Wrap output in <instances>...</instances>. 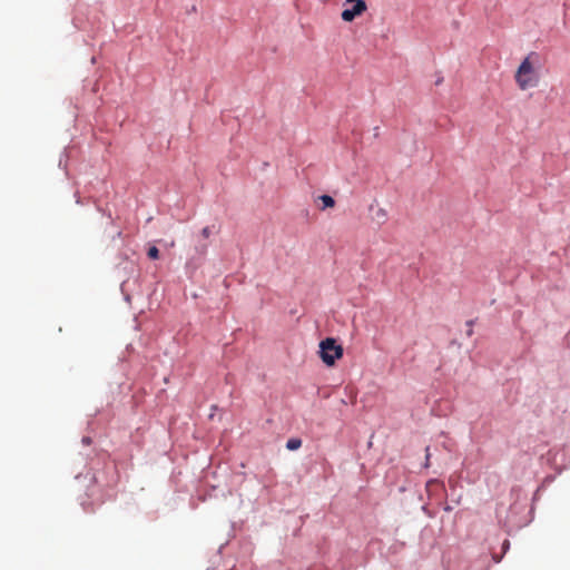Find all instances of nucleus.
I'll return each mask as SVG.
<instances>
[{
  "label": "nucleus",
  "mask_w": 570,
  "mask_h": 570,
  "mask_svg": "<svg viewBox=\"0 0 570 570\" xmlns=\"http://www.w3.org/2000/svg\"><path fill=\"white\" fill-rule=\"evenodd\" d=\"M537 62L538 55L535 52H531L519 66L514 79L521 90H527L538 86L540 76L535 68Z\"/></svg>",
  "instance_id": "f257e3e1"
},
{
  "label": "nucleus",
  "mask_w": 570,
  "mask_h": 570,
  "mask_svg": "<svg viewBox=\"0 0 570 570\" xmlns=\"http://www.w3.org/2000/svg\"><path fill=\"white\" fill-rule=\"evenodd\" d=\"M318 354L327 366H333L343 356V347L336 343V340L327 337L321 341Z\"/></svg>",
  "instance_id": "f03ea898"
},
{
  "label": "nucleus",
  "mask_w": 570,
  "mask_h": 570,
  "mask_svg": "<svg viewBox=\"0 0 570 570\" xmlns=\"http://www.w3.org/2000/svg\"><path fill=\"white\" fill-rule=\"evenodd\" d=\"M345 2L353 3L352 8L344 9L341 13V18L345 22H352L367 10V4L364 0H345Z\"/></svg>",
  "instance_id": "7ed1b4c3"
},
{
  "label": "nucleus",
  "mask_w": 570,
  "mask_h": 570,
  "mask_svg": "<svg viewBox=\"0 0 570 570\" xmlns=\"http://www.w3.org/2000/svg\"><path fill=\"white\" fill-rule=\"evenodd\" d=\"M387 212L385 208L377 207L372 214V220L377 225H383L387 222Z\"/></svg>",
  "instance_id": "20e7f679"
},
{
  "label": "nucleus",
  "mask_w": 570,
  "mask_h": 570,
  "mask_svg": "<svg viewBox=\"0 0 570 570\" xmlns=\"http://www.w3.org/2000/svg\"><path fill=\"white\" fill-rule=\"evenodd\" d=\"M443 490H444L443 484L441 482H439L438 480H430L426 483V492L429 493V495H432L436 491H443Z\"/></svg>",
  "instance_id": "39448f33"
},
{
  "label": "nucleus",
  "mask_w": 570,
  "mask_h": 570,
  "mask_svg": "<svg viewBox=\"0 0 570 570\" xmlns=\"http://www.w3.org/2000/svg\"><path fill=\"white\" fill-rule=\"evenodd\" d=\"M318 199L322 202V209L332 208L335 206V200L330 195H322L318 197Z\"/></svg>",
  "instance_id": "423d86ee"
},
{
  "label": "nucleus",
  "mask_w": 570,
  "mask_h": 570,
  "mask_svg": "<svg viewBox=\"0 0 570 570\" xmlns=\"http://www.w3.org/2000/svg\"><path fill=\"white\" fill-rule=\"evenodd\" d=\"M301 446H302V440H301V439H297V438L289 439V440L286 442V448H287L289 451L298 450Z\"/></svg>",
  "instance_id": "0eeeda50"
},
{
  "label": "nucleus",
  "mask_w": 570,
  "mask_h": 570,
  "mask_svg": "<svg viewBox=\"0 0 570 570\" xmlns=\"http://www.w3.org/2000/svg\"><path fill=\"white\" fill-rule=\"evenodd\" d=\"M213 234V227H204L202 230V235L204 238H208Z\"/></svg>",
  "instance_id": "6e6552de"
},
{
  "label": "nucleus",
  "mask_w": 570,
  "mask_h": 570,
  "mask_svg": "<svg viewBox=\"0 0 570 570\" xmlns=\"http://www.w3.org/2000/svg\"><path fill=\"white\" fill-rule=\"evenodd\" d=\"M147 253H148L149 259H151V261H156L159 258V252H147Z\"/></svg>",
  "instance_id": "1a4fd4ad"
},
{
  "label": "nucleus",
  "mask_w": 570,
  "mask_h": 570,
  "mask_svg": "<svg viewBox=\"0 0 570 570\" xmlns=\"http://www.w3.org/2000/svg\"><path fill=\"white\" fill-rule=\"evenodd\" d=\"M444 510H445L446 512H450V511L452 510V508H451L450 505H445V507H444Z\"/></svg>",
  "instance_id": "9d476101"
},
{
  "label": "nucleus",
  "mask_w": 570,
  "mask_h": 570,
  "mask_svg": "<svg viewBox=\"0 0 570 570\" xmlns=\"http://www.w3.org/2000/svg\"><path fill=\"white\" fill-rule=\"evenodd\" d=\"M149 249L156 250L157 247L156 246H151Z\"/></svg>",
  "instance_id": "9b49d317"
}]
</instances>
